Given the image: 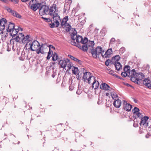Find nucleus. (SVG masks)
<instances>
[{
    "instance_id": "obj_25",
    "label": "nucleus",
    "mask_w": 151,
    "mask_h": 151,
    "mask_svg": "<svg viewBox=\"0 0 151 151\" xmlns=\"http://www.w3.org/2000/svg\"><path fill=\"white\" fill-rule=\"evenodd\" d=\"M18 32V29L17 28H14L11 32H9L10 35L13 37L15 36Z\"/></svg>"
},
{
    "instance_id": "obj_19",
    "label": "nucleus",
    "mask_w": 151,
    "mask_h": 151,
    "mask_svg": "<svg viewBox=\"0 0 151 151\" xmlns=\"http://www.w3.org/2000/svg\"><path fill=\"white\" fill-rule=\"evenodd\" d=\"M121 101L119 99L114 100L113 105L116 108H119L121 106Z\"/></svg>"
},
{
    "instance_id": "obj_61",
    "label": "nucleus",
    "mask_w": 151,
    "mask_h": 151,
    "mask_svg": "<svg viewBox=\"0 0 151 151\" xmlns=\"http://www.w3.org/2000/svg\"><path fill=\"white\" fill-rule=\"evenodd\" d=\"M4 33V32H1V33L3 34Z\"/></svg>"
},
{
    "instance_id": "obj_1",
    "label": "nucleus",
    "mask_w": 151,
    "mask_h": 151,
    "mask_svg": "<svg viewBox=\"0 0 151 151\" xmlns=\"http://www.w3.org/2000/svg\"><path fill=\"white\" fill-rule=\"evenodd\" d=\"M56 10V5L55 4H53L50 8L48 6L44 5L40 8L39 13L41 16L45 14L49 15L52 19H59V15L58 14Z\"/></svg>"
},
{
    "instance_id": "obj_9",
    "label": "nucleus",
    "mask_w": 151,
    "mask_h": 151,
    "mask_svg": "<svg viewBox=\"0 0 151 151\" xmlns=\"http://www.w3.org/2000/svg\"><path fill=\"white\" fill-rule=\"evenodd\" d=\"M149 117L147 116H145L142 118L139 123L140 125H142L145 127H147L148 126V124L147 122V121Z\"/></svg>"
},
{
    "instance_id": "obj_33",
    "label": "nucleus",
    "mask_w": 151,
    "mask_h": 151,
    "mask_svg": "<svg viewBox=\"0 0 151 151\" xmlns=\"http://www.w3.org/2000/svg\"><path fill=\"white\" fill-rule=\"evenodd\" d=\"M12 15L14 17H16L19 18H20L21 16L17 12L14 11L12 12Z\"/></svg>"
},
{
    "instance_id": "obj_43",
    "label": "nucleus",
    "mask_w": 151,
    "mask_h": 151,
    "mask_svg": "<svg viewBox=\"0 0 151 151\" xmlns=\"http://www.w3.org/2000/svg\"><path fill=\"white\" fill-rule=\"evenodd\" d=\"M110 60L109 59L107 60L105 63V65L106 66H108Z\"/></svg>"
},
{
    "instance_id": "obj_10",
    "label": "nucleus",
    "mask_w": 151,
    "mask_h": 151,
    "mask_svg": "<svg viewBox=\"0 0 151 151\" xmlns=\"http://www.w3.org/2000/svg\"><path fill=\"white\" fill-rule=\"evenodd\" d=\"M112 52L111 48L108 49L104 55V52L102 51V56L103 58H107L110 57V55L112 54Z\"/></svg>"
},
{
    "instance_id": "obj_15",
    "label": "nucleus",
    "mask_w": 151,
    "mask_h": 151,
    "mask_svg": "<svg viewBox=\"0 0 151 151\" xmlns=\"http://www.w3.org/2000/svg\"><path fill=\"white\" fill-rule=\"evenodd\" d=\"M15 27V25L13 23L9 22L6 27V30L8 32H11Z\"/></svg>"
},
{
    "instance_id": "obj_35",
    "label": "nucleus",
    "mask_w": 151,
    "mask_h": 151,
    "mask_svg": "<svg viewBox=\"0 0 151 151\" xmlns=\"http://www.w3.org/2000/svg\"><path fill=\"white\" fill-rule=\"evenodd\" d=\"M72 73L74 74H76L78 72V68L75 67H73L72 68Z\"/></svg>"
},
{
    "instance_id": "obj_54",
    "label": "nucleus",
    "mask_w": 151,
    "mask_h": 151,
    "mask_svg": "<svg viewBox=\"0 0 151 151\" xmlns=\"http://www.w3.org/2000/svg\"><path fill=\"white\" fill-rule=\"evenodd\" d=\"M30 0H21L23 2H25L27 1H29ZM34 0H31V1L33 2Z\"/></svg>"
},
{
    "instance_id": "obj_51",
    "label": "nucleus",
    "mask_w": 151,
    "mask_h": 151,
    "mask_svg": "<svg viewBox=\"0 0 151 151\" xmlns=\"http://www.w3.org/2000/svg\"><path fill=\"white\" fill-rule=\"evenodd\" d=\"M122 51L123 52H124L125 51V49L124 47H122L120 49V51Z\"/></svg>"
},
{
    "instance_id": "obj_50",
    "label": "nucleus",
    "mask_w": 151,
    "mask_h": 151,
    "mask_svg": "<svg viewBox=\"0 0 151 151\" xmlns=\"http://www.w3.org/2000/svg\"><path fill=\"white\" fill-rule=\"evenodd\" d=\"M66 23L64 22H63V21H62L61 23V25L62 26H64Z\"/></svg>"
},
{
    "instance_id": "obj_64",
    "label": "nucleus",
    "mask_w": 151,
    "mask_h": 151,
    "mask_svg": "<svg viewBox=\"0 0 151 151\" xmlns=\"http://www.w3.org/2000/svg\"><path fill=\"white\" fill-rule=\"evenodd\" d=\"M134 127H136V126H134Z\"/></svg>"
},
{
    "instance_id": "obj_20",
    "label": "nucleus",
    "mask_w": 151,
    "mask_h": 151,
    "mask_svg": "<svg viewBox=\"0 0 151 151\" xmlns=\"http://www.w3.org/2000/svg\"><path fill=\"white\" fill-rule=\"evenodd\" d=\"M113 64L114 65L116 70H119L122 69V65L120 63L115 61V62L113 63Z\"/></svg>"
},
{
    "instance_id": "obj_46",
    "label": "nucleus",
    "mask_w": 151,
    "mask_h": 151,
    "mask_svg": "<svg viewBox=\"0 0 151 151\" xmlns=\"http://www.w3.org/2000/svg\"><path fill=\"white\" fill-rule=\"evenodd\" d=\"M46 20V21L47 22H49L50 21V19L49 18H44Z\"/></svg>"
},
{
    "instance_id": "obj_56",
    "label": "nucleus",
    "mask_w": 151,
    "mask_h": 151,
    "mask_svg": "<svg viewBox=\"0 0 151 151\" xmlns=\"http://www.w3.org/2000/svg\"><path fill=\"white\" fill-rule=\"evenodd\" d=\"M125 85L127 86L132 87V86L131 85H130L129 84L127 83H126V84H125Z\"/></svg>"
},
{
    "instance_id": "obj_62",
    "label": "nucleus",
    "mask_w": 151,
    "mask_h": 151,
    "mask_svg": "<svg viewBox=\"0 0 151 151\" xmlns=\"http://www.w3.org/2000/svg\"><path fill=\"white\" fill-rule=\"evenodd\" d=\"M69 90H72V89H70V87H69Z\"/></svg>"
},
{
    "instance_id": "obj_14",
    "label": "nucleus",
    "mask_w": 151,
    "mask_h": 151,
    "mask_svg": "<svg viewBox=\"0 0 151 151\" xmlns=\"http://www.w3.org/2000/svg\"><path fill=\"white\" fill-rule=\"evenodd\" d=\"M150 83V81L148 78H145L143 81V84L149 88H151V84Z\"/></svg>"
},
{
    "instance_id": "obj_18",
    "label": "nucleus",
    "mask_w": 151,
    "mask_h": 151,
    "mask_svg": "<svg viewBox=\"0 0 151 151\" xmlns=\"http://www.w3.org/2000/svg\"><path fill=\"white\" fill-rule=\"evenodd\" d=\"M41 5V4L39 3L33 4L31 6V9L32 10L35 11Z\"/></svg>"
},
{
    "instance_id": "obj_41",
    "label": "nucleus",
    "mask_w": 151,
    "mask_h": 151,
    "mask_svg": "<svg viewBox=\"0 0 151 151\" xmlns=\"http://www.w3.org/2000/svg\"><path fill=\"white\" fill-rule=\"evenodd\" d=\"M6 9H7V11L11 13L12 14V13H13L12 12L14 11L12 10V9H11V8H7Z\"/></svg>"
},
{
    "instance_id": "obj_44",
    "label": "nucleus",
    "mask_w": 151,
    "mask_h": 151,
    "mask_svg": "<svg viewBox=\"0 0 151 151\" xmlns=\"http://www.w3.org/2000/svg\"><path fill=\"white\" fill-rule=\"evenodd\" d=\"M136 115L138 117H142V115L141 113L139 112L137 113H136Z\"/></svg>"
},
{
    "instance_id": "obj_3",
    "label": "nucleus",
    "mask_w": 151,
    "mask_h": 151,
    "mask_svg": "<svg viewBox=\"0 0 151 151\" xmlns=\"http://www.w3.org/2000/svg\"><path fill=\"white\" fill-rule=\"evenodd\" d=\"M40 46L39 43L37 40H34L32 42V41H29L25 45L26 47H28V49L32 51H36Z\"/></svg>"
},
{
    "instance_id": "obj_58",
    "label": "nucleus",
    "mask_w": 151,
    "mask_h": 151,
    "mask_svg": "<svg viewBox=\"0 0 151 151\" xmlns=\"http://www.w3.org/2000/svg\"><path fill=\"white\" fill-rule=\"evenodd\" d=\"M72 2V1L71 0H69L68 3L71 4Z\"/></svg>"
},
{
    "instance_id": "obj_37",
    "label": "nucleus",
    "mask_w": 151,
    "mask_h": 151,
    "mask_svg": "<svg viewBox=\"0 0 151 151\" xmlns=\"http://www.w3.org/2000/svg\"><path fill=\"white\" fill-rule=\"evenodd\" d=\"M8 35V34L7 33H4V34L2 35L1 37V40L3 41H5L6 40V37Z\"/></svg>"
},
{
    "instance_id": "obj_59",
    "label": "nucleus",
    "mask_w": 151,
    "mask_h": 151,
    "mask_svg": "<svg viewBox=\"0 0 151 151\" xmlns=\"http://www.w3.org/2000/svg\"><path fill=\"white\" fill-rule=\"evenodd\" d=\"M134 102H135V103H137V101H136V100H134Z\"/></svg>"
},
{
    "instance_id": "obj_55",
    "label": "nucleus",
    "mask_w": 151,
    "mask_h": 151,
    "mask_svg": "<svg viewBox=\"0 0 151 151\" xmlns=\"http://www.w3.org/2000/svg\"><path fill=\"white\" fill-rule=\"evenodd\" d=\"M51 57V56H50V55H48L47 56V59H49Z\"/></svg>"
},
{
    "instance_id": "obj_17",
    "label": "nucleus",
    "mask_w": 151,
    "mask_h": 151,
    "mask_svg": "<svg viewBox=\"0 0 151 151\" xmlns=\"http://www.w3.org/2000/svg\"><path fill=\"white\" fill-rule=\"evenodd\" d=\"M76 32H74V33H73L71 35V38L72 39V40L71 41V44L72 45H74V46H76L74 45L73 44V42H74L76 43V44H77L76 42H75V40H76L77 37H78V35H77L76 34Z\"/></svg>"
},
{
    "instance_id": "obj_52",
    "label": "nucleus",
    "mask_w": 151,
    "mask_h": 151,
    "mask_svg": "<svg viewBox=\"0 0 151 151\" xmlns=\"http://www.w3.org/2000/svg\"><path fill=\"white\" fill-rule=\"evenodd\" d=\"M51 52H52L51 51L50 49L49 48V51L48 52V55H50Z\"/></svg>"
},
{
    "instance_id": "obj_57",
    "label": "nucleus",
    "mask_w": 151,
    "mask_h": 151,
    "mask_svg": "<svg viewBox=\"0 0 151 151\" xmlns=\"http://www.w3.org/2000/svg\"><path fill=\"white\" fill-rule=\"evenodd\" d=\"M1 1L4 2H6L7 0H0Z\"/></svg>"
},
{
    "instance_id": "obj_5",
    "label": "nucleus",
    "mask_w": 151,
    "mask_h": 151,
    "mask_svg": "<svg viewBox=\"0 0 151 151\" xmlns=\"http://www.w3.org/2000/svg\"><path fill=\"white\" fill-rule=\"evenodd\" d=\"M130 76H135L138 81L143 79L145 77V75L141 73H137L134 69L132 70L130 73Z\"/></svg>"
},
{
    "instance_id": "obj_22",
    "label": "nucleus",
    "mask_w": 151,
    "mask_h": 151,
    "mask_svg": "<svg viewBox=\"0 0 151 151\" xmlns=\"http://www.w3.org/2000/svg\"><path fill=\"white\" fill-rule=\"evenodd\" d=\"M29 36L27 35L25 37H22V43L25 44V43H27L28 42H29V41H31L29 40Z\"/></svg>"
},
{
    "instance_id": "obj_12",
    "label": "nucleus",
    "mask_w": 151,
    "mask_h": 151,
    "mask_svg": "<svg viewBox=\"0 0 151 151\" xmlns=\"http://www.w3.org/2000/svg\"><path fill=\"white\" fill-rule=\"evenodd\" d=\"M68 59L66 60H60L59 62V64L61 68H65L67 66V63H68Z\"/></svg>"
},
{
    "instance_id": "obj_36",
    "label": "nucleus",
    "mask_w": 151,
    "mask_h": 151,
    "mask_svg": "<svg viewBox=\"0 0 151 151\" xmlns=\"http://www.w3.org/2000/svg\"><path fill=\"white\" fill-rule=\"evenodd\" d=\"M67 68H68V70H70L71 68H73V66L72 65V64L69 62V60L68 59V63H67Z\"/></svg>"
},
{
    "instance_id": "obj_32",
    "label": "nucleus",
    "mask_w": 151,
    "mask_h": 151,
    "mask_svg": "<svg viewBox=\"0 0 151 151\" xmlns=\"http://www.w3.org/2000/svg\"><path fill=\"white\" fill-rule=\"evenodd\" d=\"M58 59V55L55 52H54L52 55V60L53 61H55L56 60H57Z\"/></svg>"
},
{
    "instance_id": "obj_45",
    "label": "nucleus",
    "mask_w": 151,
    "mask_h": 151,
    "mask_svg": "<svg viewBox=\"0 0 151 151\" xmlns=\"http://www.w3.org/2000/svg\"><path fill=\"white\" fill-rule=\"evenodd\" d=\"M11 1L15 4H17L18 2V0H12Z\"/></svg>"
},
{
    "instance_id": "obj_21",
    "label": "nucleus",
    "mask_w": 151,
    "mask_h": 151,
    "mask_svg": "<svg viewBox=\"0 0 151 151\" xmlns=\"http://www.w3.org/2000/svg\"><path fill=\"white\" fill-rule=\"evenodd\" d=\"M110 93L112 99L115 100H116V99L118 97V96L116 93L114 89H111V92H110Z\"/></svg>"
},
{
    "instance_id": "obj_53",
    "label": "nucleus",
    "mask_w": 151,
    "mask_h": 151,
    "mask_svg": "<svg viewBox=\"0 0 151 151\" xmlns=\"http://www.w3.org/2000/svg\"><path fill=\"white\" fill-rule=\"evenodd\" d=\"M51 48L54 49H55V47H54L51 45H49V48L50 49Z\"/></svg>"
},
{
    "instance_id": "obj_40",
    "label": "nucleus",
    "mask_w": 151,
    "mask_h": 151,
    "mask_svg": "<svg viewBox=\"0 0 151 151\" xmlns=\"http://www.w3.org/2000/svg\"><path fill=\"white\" fill-rule=\"evenodd\" d=\"M68 20V17L66 16L63 19L62 21H63V22H64L66 23Z\"/></svg>"
},
{
    "instance_id": "obj_29",
    "label": "nucleus",
    "mask_w": 151,
    "mask_h": 151,
    "mask_svg": "<svg viewBox=\"0 0 151 151\" xmlns=\"http://www.w3.org/2000/svg\"><path fill=\"white\" fill-rule=\"evenodd\" d=\"M129 77L131 78L130 80L133 82L136 83L137 84H138V81L136 77L135 76H129Z\"/></svg>"
},
{
    "instance_id": "obj_39",
    "label": "nucleus",
    "mask_w": 151,
    "mask_h": 151,
    "mask_svg": "<svg viewBox=\"0 0 151 151\" xmlns=\"http://www.w3.org/2000/svg\"><path fill=\"white\" fill-rule=\"evenodd\" d=\"M115 40V39L114 38H112L111 39V40H110V43H109L110 45L114 44Z\"/></svg>"
},
{
    "instance_id": "obj_48",
    "label": "nucleus",
    "mask_w": 151,
    "mask_h": 151,
    "mask_svg": "<svg viewBox=\"0 0 151 151\" xmlns=\"http://www.w3.org/2000/svg\"><path fill=\"white\" fill-rule=\"evenodd\" d=\"M17 29H18V32L19 30H21V31H22L23 30V29L22 28L19 27H18V28H17Z\"/></svg>"
},
{
    "instance_id": "obj_24",
    "label": "nucleus",
    "mask_w": 151,
    "mask_h": 151,
    "mask_svg": "<svg viewBox=\"0 0 151 151\" xmlns=\"http://www.w3.org/2000/svg\"><path fill=\"white\" fill-rule=\"evenodd\" d=\"M24 36V35L22 33H19L17 35L16 38H14V39L17 42H19L20 40H22V37Z\"/></svg>"
},
{
    "instance_id": "obj_11",
    "label": "nucleus",
    "mask_w": 151,
    "mask_h": 151,
    "mask_svg": "<svg viewBox=\"0 0 151 151\" xmlns=\"http://www.w3.org/2000/svg\"><path fill=\"white\" fill-rule=\"evenodd\" d=\"M123 104L124 106L123 108L128 111H130L132 108V106L129 104H127L125 101H124Z\"/></svg>"
},
{
    "instance_id": "obj_49",
    "label": "nucleus",
    "mask_w": 151,
    "mask_h": 151,
    "mask_svg": "<svg viewBox=\"0 0 151 151\" xmlns=\"http://www.w3.org/2000/svg\"><path fill=\"white\" fill-rule=\"evenodd\" d=\"M150 136V133H148L147 134L146 136L145 137L146 138H148Z\"/></svg>"
},
{
    "instance_id": "obj_13",
    "label": "nucleus",
    "mask_w": 151,
    "mask_h": 151,
    "mask_svg": "<svg viewBox=\"0 0 151 151\" xmlns=\"http://www.w3.org/2000/svg\"><path fill=\"white\" fill-rule=\"evenodd\" d=\"M53 19V22H52V24H50V27L51 28H53L55 26V25L56 27H58L59 24V22L58 21V20L60 19V17L59 16V19Z\"/></svg>"
},
{
    "instance_id": "obj_42",
    "label": "nucleus",
    "mask_w": 151,
    "mask_h": 151,
    "mask_svg": "<svg viewBox=\"0 0 151 151\" xmlns=\"http://www.w3.org/2000/svg\"><path fill=\"white\" fill-rule=\"evenodd\" d=\"M111 89H113L112 88H110V89H109L108 90H107L108 91V93H106V95L107 96H108L110 94V92H111Z\"/></svg>"
},
{
    "instance_id": "obj_2",
    "label": "nucleus",
    "mask_w": 151,
    "mask_h": 151,
    "mask_svg": "<svg viewBox=\"0 0 151 151\" xmlns=\"http://www.w3.org/2000/svg\"><path fill=\"white\" fill-rule=\"evenodd\" d=\"M73 45H76V46L81 49L84 52H86L88 50L91 51L93 49L94 45V42L93 41H88V39L87 42H86V44H83L82 46L80 44H76L74 42H73Z\"/></svg>"
},
{
    "instance_id": "obj_31",
    "label": "nucleus",
    "mask_w": 151,
    "mask_h": 151,
    "mask_svg": "<svg viewBox=\"0 0 151 151\" xmlns=\"http://www.w3.org/2000/svg\"><path fill=\"white\" fill-rule=\"evenodd\" d=\"M131 72V71L129 72V73H127L124 71V72H122L121 73V74L122 76L124 77H126L127 76L129 77V76H130L131 75L129 73Z\"/></svg>"
},
{
    "instance_id": "obj_30",
    "label": "nucleus",
    "mask_w": 151,
    "mask_h": 151,
    "mask_svg": "<svg viewBox=\"0 0 151 151\" xmlns=\"http://www.w3.org/2000/svg\"><path fill=\"white\" fill-rule=\"evenodd\" d=\"M68 56L70 57L72 60L75 61L77 62L78 63H81V61L77 58H75L73 56L70 55H69Z\"/></svg>"
},
{
    "instance_id": "obj_47",
    "label": "nucleus",
    "mask_w": 151,
    "mask_h": 151,
    "mask_svg": "<svg viewBox=\"0 0 151 151\" xmlns=\"http://www.w3.org/2000/svg\"><path fill=\"white\" fill-rule=\"evenodd\" d=\"M76 93L78 95L80 94L81 93V90H80L78 89L76 91Z\"/></svg>"
},
{
    "instance_id": "obj_7",
    "label": "nucleus",
    "mask_w": 151,
    "mask_h": 151,
    "mask_svg": "<svg viewBox=\"0 0 151 151\" xmlns=\"http://www.w3.org/2000/svg\"><path fill=\"white\" fill-rule=\"evenodd\" d=\"M76 41L77 42V43L79 44L80 43H81L83 45V44H86V42H87V38L84 37L83 39L82 36L78 35L77 37Z\"/></svg>"
},
{
    "instance_id": "obj_16",
    "label": "nucleus",
    "mask_w": 151,
    "mask_h": 151,
    "mask_svg": "<svg viewBox=\"0 0 151 151\" xmlns=\"http://www.w3.org/2000/svg\"><path fill=\"white\" fill-rule=\"evenodd\" d=\"M100 88L102 90L107 91L111 88L107 84L102 83L100 86Z\"/></svg>"
},
{
    "instance_id": "obj_4",
    "label": "nucleus",
    "mask_w": 151,
    "mask_h": 151,
    "mask_svg": "<svg viewBox=\"0 0 151 151\" xmlns=\"http://www.w3.org/2000/svg\"><path fill=\"white\" fill-rule=\"evenodd\" d=\"M91 53L92 56L95 58L97 57V55L102 54L103 50L102 48L100 47H97L95 49H93L91 50Z\"/></svg>"
},
{
    "instance_id": "obj_63",
    "label": "nucleus",
    "mask_w": 151,
    "mask_h": 151,
    "mask_svg": "<svg viewBox=\"0 0 151 151\" xmlns=\"http://www.w3.org/2000/svg\"><path fill=\"white\" fill-rule=\"evenodd\" d=\"M70 28H68V31H69L70 30Z\"/></svg>"
},
{
    "instance_id": "obj_60",
    "label": "nucleus",
    "mask_w": 151,
    "mask_h": 151,
    "mask_svg": "<svg viewBox=\"0 0 151 151\" xmlns=\"http://www.w3.org/2000/svg\"><path fill=\"white\" fill-rule=\"evenodd\" d=\"M54 76H54V75H52V77L54 78Z\"/></svg>"
},
{
    "instance_id": "obj_26",
    "label": "nucleus",
    "mask_w": 151,
    "mask_h": 151,
    "mask_svg": "<svg viewBox=\"0 0 151 151\" xmlns=\"http://www.w3.org/2000/svg\"><path fill=\"white\" fill-rule=\"evenodd\" d=\"M107 72L108 73L115 77H116L118 78L121 79V78H120V77L119 76L116 75V74H115L114 73V72L113 71L110 70V69H108L107 70Z\"/></svg>"
},
{
    "instance_id": "obj_38",
    "label": "nucleus",
    "mask_w": 151,
    "mask_h": 151,
    "mask_svg": "<svg viewBox=\"0 0 151 151\" xmlns=\"http://www.w3.org/2000/svg\"><path fill=\"white\" fill-rule=\"evenodd\" d=\"M139 110L138 108H137L136 107H135L132 110V111L134 113H137L139 112Z\"/></svg>"
},
{
    "instance_id": "obj_34",
    "label": "nucleus",
    "mask_w": 151,
    "mask_h": 151,
    "mask_svg": "<svg viewBox=\"0 0 151 151\" xmlns=\"http://www.w3.org/2000/svg\"><path fill=\"white\" fill-rule=\"evenodd\" d=\"M124 72L127 73H129L132 70H130V66H125L124 69Z\"/></svg>"
},
{
    "instance_id": "obj_28",
    "label": "nucleus",
    "mask_w": 151,
    "mask_h": 151,
    "mask_svg": "<svg viewBox=\"0 0 151 151\" xmlns=\"http://www.w3.org/2000/svg\"><path fill=\"white\" fill-rule=\"evenodd\" d=\"M120 59V57L119 55H116L114 57H113L112 58V60L113 61V63L116 61V62H118Z\"/></svg>"
},
{
    "instance_id": "obj_27",
    "label": "nucleus",
    "mask_w": 151,
    "mask_h": 151,
    "mask_svg": "<svg viewBox=\"0 0 151 151\" xmlns=\"http://www.w3.org/2000/svg\"><path fill=\"white\" fill-rule=\"evenodd\" d=\"M42 44L39 47V48L37 49V50H36V53L37 54H39L40 53H41L42 54H44V52L43 50L42 49Z\"/></svg>"
},
{
    "instance_id": "obj_6",
    "label": "nucleus",
    "mask_w": 151,
    "mask_h": 151,
    "mask_svg": "<svg viewBox=\"0 0 151 151\" xmlns=\"http://www.w3.org/2000/svg\"><path fill=\"white\" fill-rule=\"evenodd\" d=\"M92 76L89 72H86L83 73V81L89 84L90 83V81Z\"/></svg>"
},
{
    "instance_id": "obj_23",
    "label": "nucleus",
    "mask_w": 151,
    "mask_h": 151,
    "mask_svg": "<svg viewBox=\"0 0 151 151\" xmlns=\"http://www.w3.org/2000/svg\"><path fill=\"white\" fill-rule=\"evenodd\" d=\"M94 81L92 83V88H93L96 89L99 87V84L98 81L96 80L95 78H94Z\"/></svg>"
},
{
    "instance_id": "obj_8",
    "label": "nucleus",
    "mask_w": 151,
    "mask_h": 151,
    "mask_svg": "<svg viewBox=\"0 0 151 151\" xmlns=\"http://www.w3.org/2000/svg\"><path fill=\"white\" fill-rule=\"evenodd\" d=\"M7 24V20L4 18L0 19V31L4 30Z\"/></svg>"
}]
</instances>
